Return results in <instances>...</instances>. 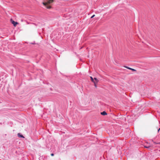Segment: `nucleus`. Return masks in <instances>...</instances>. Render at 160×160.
<instances>
[{
  "label": "nucleus",
  "instance_id": "nucleus-1",
  "mask_svg": "<svg viewBox=\"0 0 160 160\" xmlns=\"http://www.w3.org/2000/svg\"><path fill=\"white\" fill-rule=\"evenodd\" d=\"M53 2V0H48L46 2H43V4L48 9H50L51 8V6L49 5L51 3Z\"/></svg>",
  "mask_w": 160,
  "mask_h": 160
},
{
  "label": "nucleus",
  "instance_id": "nucleus-2",
  "mask_svg": "<svg viewBox=\"0 0 160 160\" xmlns=\"http://www.w3.org/2000/svg\"><path fill=\"white\" fill-rule=\"evenodd\" d=\"M12 23L13 25L14 26H15L17 24H18V23L17 22H15L14 21L12 20Z\"/></svg>",
  "mask_w": 160,
  "mask_h": 160
},
{
  "label": "nucleus",
  "instance_id": "nucleus-3",
  "mask_svg": "<svg viewBox=\"0 0 160 160\" xmlns=\"http://www.w3.org/2000/svg\"><path fill=\"white\" fill-rule=\"evenodd\" d=\"M101 115H107V113L105 111H103L101 113Z\"/></svg>",
  "mask_w": 160,
  "mask_h": 160
},
{
  "label": "nucleus",
  "instance_id": "nucleus-4",
  "mask_svg": "<svg viewBox=\"0 0 160 160\" xmlns=\"http://www.w3.org/2000/svg\"><path fill=\"white\" fill-rule=\"evenodd\" d=\"M124 67L127 68H128L130 70H131L132 71H135L136 70L134 69H133V68H128V67H127L126 66H124Z\"/></svg>",
  "mask_w": 160,
  "mask_h": 160
},
{
  "label": "nucleus",
  "instance_id": "nucleus-5",
  "mask_svg": "<svg viewBox=\"0 0 160 160\" xmlns=\"http://www.w3.org/2000/svg\"><path fill=\"white\" fill-rule=\"evenodd\" d=\"M18 136L19 137L24 138V137L23 136L20 134L19 133H18Z\"/></svg>",
  "mask_w": 160,
  "mask_h": 160
},
{
  "label": "nucleus",
  "instance_id": "nucleus-6",
  "mask_svg": "<svg viewBox=\"0 0 160 160\" xmlns=\"http://www.w3.org/2000/svg\"><path fill=\"white\" fill-rule=\"evenodd\" d=\"M94 79L95 80L96 83H98V82L99 81L96 78H95Z\"/></svg>",
  "mask_w": 160,
  "mask_h": 160
},
{
  "label": "nucleus",
  "instance_id": "nucleus-7",
  "mask_svg": "<svg viewBox=\"0 0 160 160\" xmlns=\"http://www.w3.org/2000/svg\"><path fill=\"white\" fill-rule=\"evenodd\" d=\"M90 78H91V81L94 82H95L94 81V79H93V78L92 77H90Z\"/></svg>",
  "mask_w": 160,
  "mask_h": 160
},
{
  "label": "nucleus",
  "instance_id": "nucleus-8",
  "mask_svg": "<svg viewBox=\"0 0 160 160\" xmlns=\"http://www.w3.org/2000/svg\"><path fill=\"white\" fill-rule=\"evenodd\" d=\"M94 86L95 87H97V83L96 82H94Z\"/></svg>",
  "mask_w": 160,
  "mask_h": 160
},
{
  "label": "nucleus",
  "instance_id": "nucleus-9",
  "mask_svg": "<svg viewBox=\"0 0 160 160\" xmlns=\"http://www.w3.org/2000/svg\"><path fill=\"white\" fill-rule=\"evenodd\" d=\"M95 15H92L91 17V18H93L94 16H95Z\"/></svg>",
  "mask_w": 160,
  "mask_h": 160
},
{
  "label": "nucleus",
  "instance_id": "nucleus-10",
  "mask_svg": "<svg viewBox=\"0 0 160 160\" xmlns=\"http://www.w3.org/2000/svg\"><path fill=\"white\" fill-rule=\"evenodd\" d=\"M144 147H145V148H149L150 147L149 146H148V147L145 146Z\"/></svg>",
  "mask_w": 160,
  "mask_h": 160
},
{
  "label": "nucleus",
  "instance_id": "nucleus-11",
  "mask_svg": "<svg viewBox=\"0 0 160 160\" xmlns=\"http://www.w3.org/2000/svg\"><path fill=\"white\" fill-rule=\"evenodd\" d=\"M51 156H54V154L52 153H51Z\"/></svg>",
  "mask_w": 160,
  "mask_h": 160
},
{
  "label": "nucleus",
  "instance_id": "nucleus-12",
  "mask_svg": "<svg viewBox=\"0 0 160 160\" xmlns=\"http://www.w3.org/2000/svg\"><path fill=\"white\" fill-rule=\"evenodd\" d=\"M159 130H160V128L158 129V132H159Z\"/></svg>",
  "mask_w": 160,
  "mask_h": 160
}]
</instances>
